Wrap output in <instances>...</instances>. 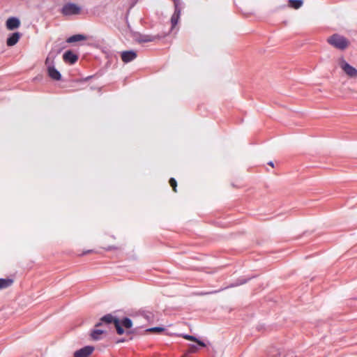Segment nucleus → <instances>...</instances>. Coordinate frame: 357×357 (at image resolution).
I'll list each match as a JSON object with an SVG mask.
<instances>
[{
  "label": "nucleus",
  "mask_w": 357,
  "mask_h": 357,
  "mask_svg": "<svg viewBox=\"0 0 357 357\" xmlns=\"http://www.w3.org/2000/svg\"><path fill=\"white\" fill-rule=\"evenodd\" d=\"M327 42L333 47L340 50L347 49L350 43L348 39L337 33L328 38Z\"/></svg>",
  "instance_id": "f257e3e1"
},
{
  "label": "nucleus",
  "mask_w": 357,
  "mask_h": 357,
  "mask_svg": "<svg viewBox=\"0 0 357 357\" xmlns=\"http://www.w3.org/2000/svg\"><path fill=\"white\" fill-rule=\"evenodd\" d=\"M338 65L342 71L350 78L357 77V69L351 66L343 57L338 59Z\"/></svg>",
  "instance_id": "f03ea898"
},
{
  "label": "nucleus",
  "mask_w": 357,
  "mask_h": 357,
  "mask_svg": "<svg viewBox=\"0 0 357 357\" xmlns=\"http://www.w3.org/2000/svg\"><path fill=\"white\" fill-rule=\"evenodd\" d=\"M61 13L64 15H77L80 13V8L75 3H68L63 6Z\"/></svg>",
  "instance_id": "7ed1b4c3"
},
{
  "label": "nucleus",
  "mask_w": 357,
  "mask_h": 357,
  "mask_svg": "<svg viewBox=\"0 0 357 357\" xmlns=\"http://www.w3.org/2000/svg\"><path fill=\"white\" fill-rule=\"evenodd\" d=\"M174 13L171 17L172 27L174 28L178 24L181 16V8L179 0H174Z\"/></svg>",
  "instance_id": "20e7f679"
},
{
  "label": "nucleus",
  "mask_w": 357,
  "mask_h": 357,
  "mask_svg": "<svg viewBox=\"0 0 357 357\" xmlns=\"http://www.w3.org/2000/svg\"><path fill=\"white\" fill-rule=\"evenodd\" d=\"M119 320L118 318L114 317L112 314H107L105 316H103L100 319V321L98 322L96 325H95V327L96 328H98V327H100L102 326L103 324H115L116 321H117Z\"/></svg>",
  "instance_id": "39448f33"
},
{
  "label": "nucleus",
  "mask_w": 357,
  "mask_h": 357,
  "mask_svg": "<svg viewBox=\"0 0 357 357\" xmlns=\"http://www.w3.org/2000/svg\"><path fill=\"white\" fill-rule=\"evenodd\" d=\"M94 350V347L91 346H86L74 354V357H89Z\"/></svg>",
  "instance_id": "423d86ee"
},
{
  "label": "nucleus",
  "mask_w": 357,
  "mask_h": 357,
  "mask_svg": "<svg viewBox=\"0 0 357 357\" xmlns=\"http://www.w3.org/2000/svg\"><path fill=\"white\" fill-rule=\"evenodd\" d=\"M63 59L66 63L74 64L78 60V56L71 50H68L63 54Z\"/></svg>",
  "instance_id": "0eeeda50"
},
{
  "label": "nucleus",
  "mask_w": 357,
  "mask_h": 357,
  "mask_svg": "<svg viewBox=\"0 0 357 357\" xmlns=\"http://www.w3.org/2000/svg\"><path fill=\"white\" fill-rule=\"evenodd\" d=\"M121 57L124 63H128L137 57V53L132 50L124 51L121 53Z\"/></svg>",
  "instance_id": "6e6552de"
},
{
  "label": "nucleus",
  "mask_w": 357,
  "mask_h": 357,
  "mask_svg": "<svg viewBox=\"0 0 357 357\" xmlns=\"http://www.w3.org/2000/svg\"><path fill=\"white\" fill-rule=\"evenodd\" d=\"M20 25V21L14 17H10L6 21V27L8 30L17 29Z\"/></svg>",
  "instance_id": "1a4fd4ad"
},
{
  "label": "nucleus",
  "mask_w": 357,
  "mask_h": 357,
  "mask_svg": "<svg viewBox=\"0 0 357 357\" xmlns=\"http://www.w3.org/2000/svg\"><path fill=\"white\" fill-rule=\"evenodd\" d=\"M21 37V33L19 32L13 33L6 40V44L8 46H13L15 45Z\"/></svg>",
  "instance_id": "9d476101"
},
{
  "label": "nucleus",
  "mask_w": 357,
  "mask_h": 357,
  "mask_svg": "<svg viewBox=\"0 0 357 357\" xmlns=\"http://www.w3.org/2000/svg\"><path fill=\"white\" fill-rule=\"evenodd\" d=\"M47 73L49 77L54 80L59 81L61 79V73L55 68L54 66H51L47 69Z\"/></svg>",
  "instance_id": "9b49d317"
},
{
  "label": "nucleus",
  "mask_w": 357,
  "mask_h": 357,
  "mask_svg": "<svg viewBox=\"0 0 357 357\" xmlns=\"http://www.w3.org/2000/svg\"><path fill=\"white\" fill-rule=\"evenodd\" d=\"M105 333V331L102 329H100L98 328H96L93 329L91 333V337L94 340H100V335Z\"/></svg>",
  "instance_id": "f8f14e48"
},
{
  "label": "nucleus",
  "mask_w": 357,
  "mask_h": 357,
  "mask_svg": "<svg viewBox=\"0 0 357 357\" xmlns=\"http://www.w3.org/2000/svg\"><path fill=\"white\" fill-rule=\"evenodd\" d=\"M86 36L82 34H76V35H73V36L69 37L66 40V42L68 43H75V42H78V41H81V40H86Z\"/></svg>",
  "instance_id": "ddd939ff"
},
{
  "label": "nucleus",
  "mask_w": 357,
  "mask_h": 357,
  "mask_svg": "<svg viewBox=\"0 0 357 357\" xmlns=\"http://www.w3.org/2000/svg\"><path fill=\"white\" fill-rule=\"evenodd\" d=\"M13 283V280L10 278H1L0 279V289H6L11 286Z\"/></svg>",
  "instance_id": "4468645a"
},
{
  "label": "nucleus",
  "mask_w": 357,
  "mask_h": 357,
  "mask_svg": "<svg viewBox=\"0 0 357 357\" xmlns=\"http://www.w3.org/2000/svg\"><path fill=\"white\" fill-rule=\"evenodd\" d=\"M54 59L55 56L50 53L45 59V64L47 69H49L51 66H54Z\"/></svg>",
  "instance_id": "2eb2a0df"
},
{
  "label": "nucleus",
  "mask_w": 357,
  "mask_h": 357,
  "mask_svg": "<svg viewBox=\"0 0 357 357\" xmlns=\"http://www.w3.org/2000/svg\"><path fill=\"white\" fill-rule=\"evenodd\" d=\"M303 3L302 0H289V6L294 9H298Z\"/></svg>",
  "instance_id": "dca6fc26"
},
{
  "label": "nucleus",
  "mask_w": 357,
  "mask_h": 357,
  "mask_svg": "<svg viewBox=\"0 0 357 357\" xmlns=\"http://www.w3.org/2000/svg\"><path fill=\"white\" fill-rule=\"evenodd\" d=\"M121 324L126 328H130L132 326V322L130 318L125 317L122 319Z\"/></svg>",
  "instance_id": "f3484780"
},
{
  "label": "nucleus",
  "mask_w": 357,
  "mask_h": 357,
  "mask_svg": "<svg viewBox=\"0 0 357 357\" xmlns=\"http://www.w3.org/2000/svg\"><path fill=\"white\" fill-rule=\"evenodd\" d=\"M154 39H155L154 36L145 35V36H142L140 37L139 42L148 43V42L153 41Z\"/></svg>",
  "instance_id": "a211bd4d"
},
{
  "label": "nucleus",
  "mask_w": 357,
  "mask_h": 357,
  "mask_svg": "<svg viewBox=\"0 0 357 357\" xmlns=\"http://www.w3.org/2000/svg\"><path fill=\"white\" fill-rule=\"evenodd\" d=\"M114 325L119 335H123L124 333V330L122 328V325L121 324L119 319L117 321H116V323Z\"/></svg>",
  "instance_id": "6ab92c4d"
},
{
  "label": "nucleus",
  "mask_w": 357,
  "mask_h": 357,
  "mask_svg": "<svg viewBox=\"0 0 357 357\" xmlns=\"http://www.w3.org/2000/svg\"><path fill=\"white\" fill-rule=\"evenodd\" d=\"M164 331H165V328L162 327H153V328H150L146 330V331L151 332V333H161V332H163Z\"/></svg>",
  "instance_id": "aec40b11"
},
{
  "label": "nucleus",
  "mask_w": 357,
  "mask_h": 357,
  "mask_svg": "<svg viewBox=\"0 0 357 357\" xmlns=\"http://www.w3.org/2000/svg\"><path fill=\"white\" fill-rule=\"evenodd\" d=\"M169 185L173 188V190L174 192H176V187H177V183L176 181L174 178H171L169 179Z\"/></svg>",
  "instance_id": "412c9836"
},
{
  "label": "nucleus",
  "mask_w": 357,
  "mask_h": 357,
  "mask_svg": "<svg viewBox=\"0 0 357 357\" xmlns=\"http://www.w3.org/2000/svg\"><path fill=\"white\" fill-rule=\"evenodd\" d=\"M183 337L185 340H190V341H197V338L195 336L190 335H183Z\"/></svg>",
  "instance_id": "4be33fe9"
},
{
  "label": "nucleus",
  "mask_w": 357,
  "mask_h": 357,
  "mask_svg": "<svg viewBox=\"0 0 357 357\" xmlns=\"http://www.w3.org/2000/svg\"><path fill=\"white\" fill-rule=\"evenodd\" d=\"M198 350V347L196 345L192 344L190 345L188 352L189 353H195Z\"/></svg>",
  "instance_id": "5701e85b"
},
{
  "label": "nucleus",
  "mask_w": 357,
  "mask_h": 357,
  "mask_svg": "<svg viewBox=\"0 0 357 357\" xmlns=\"http://www.w3.org/2000/svg\"><path fill=\"white\" fill-rule=\"evenodd\" d=\"M195 342H197L201 347H206V344H204V342L201 340H199L198 339H197V341H195Z\"/></svg>",
  "instance_id": "b1692460"
},
{
  "label": "nucleus",
  "mask_w": 357,
  "mask_h": 357,
  "mask_svg": "<svg viewBox=\"0 0 357 357\" xmlns=\"http://www.w3.org/2000/svg\"><path fill=\"white\" fill-rule=\"evenodd\" d=\"M226 288H227V287H225V288L220 289H219V290L212 291V292H211L210 294H213V293H218V292H220V291H221L222 290H223V289H226Z\"/></svg>",
  "instance_id": "393cba45"
},
{
  "label": "nucleus",
  "mask_w": 357,
  "mask_h": 357,
  "mask_svg": "<svg viewBox=\"0 0 357 357\" xmlns=\"http://www.w3.org/2000/svg\"><path fill=\"white\" fill-rule=\"evenodd\" d=\"M91 252H92V250H87V251L84 252L83 253V255H86V254L91 253Z\"/></svg>",
  "instance_id": "a878e982"
},
{
  "label": "nucleus",
  "mask_w": 357,
  "mask_h": 357,
  "mask_svg": "<svg viewBox=\"0 0 357 357\" xmlns=\"http://www.w3.org/2000/svg\"><path fill=\"white\" fill-rule=\"evenodd\" d=\"M268 165H270V166H271V167H274V164H273V162H268Z\"/></svg>",
  "instance_id": "bb28decb"
},
{
  "label": "nucleus",
  "mask_w": 357,
  "mask_h": 357,
  "mask_svg": "<svg viewBox=\"0 0 357 357\" xmlns=\"http://www.w3.org/2000/svg\"><path fill=\"white\" fill-rule=\"evenodd\" d=\"M208 294V293H203L202 294H203V295H206V294Z\"/></svg>",
  "instance_id": "cd10ccee"
}]
</instances>
